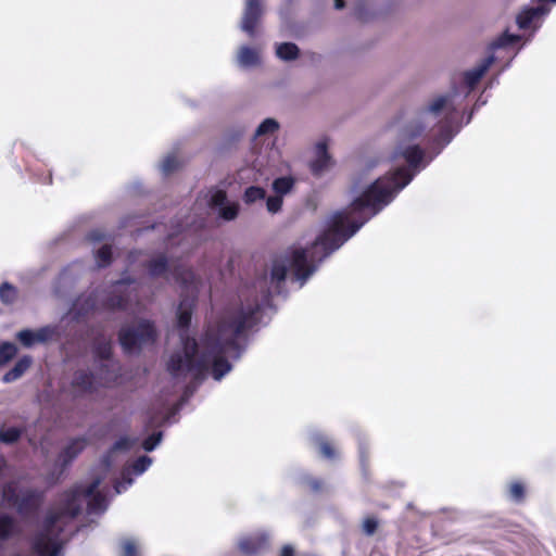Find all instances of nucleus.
I'll use <instances>...</instances> for the list:
<instances>
[{
	"mask_svg": "<svg viewBox=\"0 0 556 556\" xmlns=\"http://www.w3.org/2000/svg\"><path fill=\"white\" fill-rule=\"evenodd\" d=\"M300 50L293 42H282L276 48V54L283 61H293L299 56Z\"/></svg>",
	"mask_w": 556,
	"mask_h": 556,
	"instance_id": "bb28decb",
	"label": "nucleus"
},
{
	"mask_svg": "<svg viewBox=\"0 0 556 556\" xmlns=\"http://www.w3.org/2000/svg\"><path fill=\"white\" fill-rule=\"evenodd\" d=\"M345 7L344 0H334V8L337 10H341Z\"/></svg>",
	"mask_w": 556,
	"mask_h": 556,
	"instance_id": "13d9d810",
	"label": "nucleus"
},
{
	"mask_svg": "<svg viewBox=\"0 0 556 556\" xmlns=\"http://www.w3.org/2000/svg\"><path fill=\"white\" fill-rule=\"evenodd\" d=\"M378 527H379L378 519L372 516L366 517L362 523V530L368 536L374 535L376 533Z\"/></svg>",
	"mask_w": 556,
	"mask_h": 556,
	"instance_id": "c03bdc74",
	"label": "nucleus"
},
{
	"mask_svg": "<svg viewBox=\"0 0 556 556\" xmlns=\"http://www.w3.org/2000/svg\"><path fill=\"white\" fill-rule=\"evenodd\" d=\"M55 336L56 328L54 326H45L36 331L23 329L17 332L16 338L24 348H31L37 343H47L53 340Z\"/></svg>",
	"mask_w": 556,
	"mask_h": 556,
	"instance_id": "6e6552de",
	"label": "nucleus"
},
{
	"mask_svg": "<svg viewBox=\"0 0 556 556\" xmlns=\"http://www.w3.org/2000/svg\"><path fill=\"white\" fill-rule=\"evenodd\" d=\"M266 197V190L258 186H250L244 190L243 202L245 204H252L256 201L264 200Z\"/></svg>",
	"mask_w": 556,
	"mask_h": 556,
	"instance_id": "7c9ffc66",
	"label": "nucleus"
},
{
	"mask_svg": "<svg viewBox=\"0 0 556 556\" xmlns=\"http://www.w3.org/2000/svg\"><path fill=\"white\" fill-rule=\"evenodd\" d=\"M508 495L517 503L523 502L526 497V488L523 483L520 481H513L508 486Z\"/></svg>",
	"mask_w": 556,
	"mask_h": 556,
	"instance_id": "e433bc0d",
	"label": "nucleus"
},
{
	"mask_svg": "<svg viewBox=\"0 0 556 556\" xmlns=\"http://www.w3.org/2000/svg\"><path fill=\"white\" fill-rule=\"evenodd\" d=\"M87 444L88 440L85 437L72 439L58 455V464L61 469H66L72 464V462L85 450Z\"/></svg>",
	"mask_w": 556,
	"mask_h": 556,
	"instance_id": "9d476101",
	"label": "nucleus"
},
{
	"mask_svg": "<svg viewBox=\"0 0 556 556\" xmlns=\"http://www.w3.org/2000/svg\"><path fill=\"white\" fill-rule=\"evenodd\" d=\"M424 129H425V127H424V126H419V127L417 128V130H416V131H413V132L410 134V136H412V137H417V136H419V135L422 132V130H424Z\"/></svg>",
	"mask_w": 556,
	"mask_h": 556,
	"instance_id": "bf43d9fd",
	"label": "nucleus"
},
{
	"mask_svg": "<svg viewBox=\"0 0 556 556\" xmlns=\"http://www.w3.org/2000/svg\"><path fill=\"white\" fill-rule=\"evenodd\" d=\"M100 484H101V479H100V478L94 479V480H93L91 483H89L85 489L79 490V492H80V496H84V497L90 498V497L94 496V494L100 493V492L98 491V489H99Z\"/></svg>",
	"mask_w": 556,
	"mask_h": 556,
	"instance_id": "3c124183",
	"label": "nucleus"
},
{
	"mask_svg": "<svg viewBox=\"0 0 556 556\" xmlns=\"http://www.w3.org/2000/svg\"><path fill=\"white\" fill-rule=\"evenodd\" d=\"M316 446L318 447L319 454L328 460H334L339 457V452L337 451L334 444L323 435H317L314 439Z\"/></svg>",
	"mask_w": 556,
	"mask_h": 556,
	"instance_id": "a211bd4d",
	"label": "nucleus"
},
{
	"mask_svg": "<svg viewBox=\"0 0 556 556\" xmlns=\"http://www.w3.org/2000/svg\"><path fill=\"white\" fill-rule=\"evenodd\" d=\"M93 354L97 358L102 361H109L112 357L113 350L111 341H100L93 346Z\"/></svg>",
	"mask_w": 556,
	"mask_h": 556,
	"instance_id": "72a5a7b5",
	"label": "nucleus"
},
{
	"mask_svg": "<svg viewBox=\"0 0 556 556\" xmlns=\"http://www.w3.org/2000/svg\"><path fill=\"white\" fill-rule=\"evenodd\" d=\"M65 498L61 508V514L75 518L80 514L81 507L79 504L80 492L79 489L70 490L64 493Z\"/></svg>",
	"mask_w": 556,
	"mask_h": 556,
	"instance_id": "4468645a",
	"label": "nucleus"
},
{
	"mask_svg": "<svg viewBox=\"0 0 556 556\" xmlns=\"http://www.w3.org/2000/svg\"><path fill=\"white\" fill-rule=\"evenodd\" d=\"M355 15H356V17H357L358 20H361V21L363 20V18H362L361 11L355 12Z\"/></svg>",
	"mask_w": 556,
	"mask_h": 556,
	"instance_id": "680f3d73",
	"label": "nucleus"
},
{
	"mask_svg": "<svg viewBox=\"0 0 556 556\" xmlns=\"http://www.w3.org/2000/svg\"><path fill=\"white\" fill-rule=\"evenodd\" d=\"M402 156L410 167L417 168L424 160L425 152L418 144H413L402 151Z\"/></svg>",
	"mask_w": 556,
	"mask_h": 556,
	"instance_id": "5701e85b",
	"label": "nucleus"
},
{
	"mask_svg": "<svg viewBox=\"0 0 556 556\" xmlns=\"http://www.w3.org/2000/svg\"><path fill=\"white\" fill-rule=\"evenodd\" d=\"M447 98L444 96H440L435 98L427 108V112L438 114L440 113L446 105Z\"/></svg>",
	"mask_w": 556,
	"mask_h": 556,
	"instance_id": "8fccbe9b",
	"label": "nucleus"
},
{
	"mask_svg": "<svg viewBox=\"0 0 556 556\" xmlns=\"http://www.w3.org/2000/svg\"><path fill=\"white\" fill-rule=\"evenodd\" d=\"M135 282V279L132 277H126L117 280L114 285L121 286V285H131Z\"/></svg>",
	"mask_w": 556,
	"mask_h": 556,
	"instance_id": "4d7b16f0",
	"label": "nucleus"
},
{
	"mask_svg": "<svg viewBox=\"0 0 556 556\" xmlns=\"http://www.w3.org/2000/svg\"><path fill=\"white\" fill-rule=\"evenodd\" d=\"M157 337L154 321L142 318L119 329L118 343L125 354H134L140 353L144 346L153 345Z\"/></svg>",
	"mask_w": 556,
	"mask_h": 556,
	"instance_id": "20e7f679",
	"label": "nucleus"
},
{
	"mask_svg": "<svg viewBox=\"0 0 556 556\" xmlns=\"http://www.w3.org/2000/svg\"><path fill=\"white\" fill-rule=\"evenodd\" d=\"M260 313L261 305L257 301L247 306L241 305L227 313L218 321L216 330L206 331L207 357L212 368V376L215 380H220L231 370V364L225 355L233 353L235 357L240 356L241 346L238 340L248 330L257 325Z\"/></svg>",
	"mask_w": 556,
	"mask_h": 556,
	"instance_id": "f03ea898",
	"label": "nucleus"
},
{
	"mask_svg": "<svg viewBox=\"0 0 556 556\" xmlns=\"http://www.w3.org/2000/svg\"><path fill=\"white\" fill-rule=\"evenodd\" d=\"M4 464H5V460L0 457V472L2 471V469L4 467Z\"/></svg>",
	"mask_w": 556,
	"mask_h": 556,
	"instance_id": "052dcab7",
	"label": "nucleus"
},
{
	"mask_svg": "<svg viewBox=\"0 0 556 556\" xmlns=\"http://www.w3.org/2000/svg\"><path fill=\"white\" fill-rule=\"evenodd\" d=\"M494 62V56H488L484 59L477 67L465 72L464 74V83L466 86L472 90L478 83L481 80V78L484 76V74L489 71L491 65Z\"/></svg>",
	"mask_w": 556,
	"mask_h": 556,
	"instance_id": "9b49d317",
	"label": "nucleus"
},
{
	"mask_svg": "<svg viewBox=\"0 0 556 556\" xmlns=\"http://www.w3.org/2000/svg\"><path fill=\"white\" fill-rule=\"evenodd\" d=\"M61 513H49L43 521V531L38 533L33 541V549L39 556H58L61 544L49 535L60 520Z\"/></svg>",
	"mask_w": 556,
	"mask_h": 556,
	"instance_id": "39448f33",
	"label": "nucleus"
},
{
	"mask_svg": "<svg viewBox=\"0 0 556 556\" xmlns=\"http://www.w3.org/2000/svg\"><path fill=\"white\" fill-rule=\"evenodd\" d=\"M317 157L311 164V170L315 175H319L331 165V156L328 153L327 143L321 141L316 146Z\"/></svg>",
	"mask_w": 556,
	"mask_h": 556,
	"instance_id": "2eb2a0df",
	"label": "nucleus"
},
{
	"mask_svg": "<svg viewBox=\"0 0 556 556\" xmlns=\"http://www.w3.org/2000/svg\"><path fill=\"white\" fill-rule=\"evenodd\" d=\"M294 555H295V551H294L293 546L290 544H285L281 547L278 556H294Z\"/></svg>",
	"mask_w": 556,
	"mask_h": 556,
	"instance_id": "5fc2aeb1",
	"label": "nucleus"
},
{
	"mask_svg": "<svg viewBox=\"0 0 556 556\" xmlns=\"http://www.w3.org/2000/svg\"><path fill=\"white\" fill-rule=\"evenodd\" d=\"M128 305V296L115 291L111 292L103 301V306L110 311H124Z\"/></svg>",
	"mask_w": 556,
	"mask_h": 556,
	"instance_id": "b1692460",
	"label": "nucleus"
},
{
	"mask_svg": "<svg viewBox=\"0 0 556 556\" xmlns=\"http://www.w3.org/2000/svg\"><path fill=\"white\" fill-rule=\"evenodd\" d=\"M203 351L198 356V343L194 338L186 337L184 339V357L186 359V370L193 371L197 375L204 374L210 368V359L207 357V346L205 337L203 338Z\"/></svg>",
	"mask_w": 556,
	"mask_h": 556,
	"instance_id": "423d86ee",
	"label": "nucleus"
},
{
	"mask_svg": "<svg viewBox=\"0 0 556 556\" xmlns=\"http://www.w3.org/2000/svg\"><path fill=\"white\" fill-rule=\"evenodd\" d=\"M516 39H517L516 36L505 34L504 38L501 39V42L498 43V46H504L508 42H515Z\"/></svg>",
	"mask_w": 556,
	"mask_h": 556,
	"instance_id": "6e6d98bb",
	"label": "nucleus"
},
{
	"mask_svg": "<svg viewBox=\"0 0 556 556\" xmlns=\"http://www.w3.org/2000/svg\"><path fill=\"white\" fill-rule=\"evenodd\" d=\"M71 384L79 393H92L94 390V376L87 370H76Z\"/></svg>",
	"mask_w": 556,
	"mask_h": 556,
	"instance_id": "ddd939ff",
	"label": "nucleus"
},
{
	"mask_svg": "<svg viewBox=\"0 0 556 556\" xmlns=\"http://www.w3.org/2000/svg\"><path fill=\"white\" fill-rule=\"evenodd\" d=\"M96 261L99 267H108L113 261L112 247L110 244L102 245L96 252Z\"/></svg>",
	"mask_w": 556,
	"mask_h": 556,
	"instance_id": "473e14b6",
	"label": "nucleus"
},
{
	"mask_svg": "<svg viewBox=\"0 0 556 556\" xmlns=\"http://www.w3.org/2000/svg\"><path fill=\"white\" fill-rule=\"evenodd\" d=\"M279 124L274 118L264 119L256 128L255 136L261 137L268 134H274L278 130Z\"/></svg>",
	"mask_w": 556,
	"mask_h": 556,
	"instance_id": "4c0bfd02",
	"label": "nucleus"
},
{
	"mask_svg": "<svg viewBox=\"0 0 556 556\" xmlns=\"http://www.w3.org/2000/svg\"><path fill=\"white\" fill-rule=\"evenodd\" d=\"M31 362H33V359L28 355H25V356L21 357L15 363L13 368L4 374V376L2 377V381L4 383H10V382H13V381L20 379L27 371V369L30 367Z\"/></svg>",
	"mask_w": 556,
	"mask_h": 556,
	"instance_id": "f3484780",
	"label": "nucleus"
},
{
	"mask_svg": "<svg viewBox=\"0 0 556 556\" xmlns=\"http://www.w3.org/2000/svg\"><path fill=\"white\" fill-rule=\"evenodd\" d=\"M295 185V179L291 176L278 177L273 181L271 188L276 194L283 197L289 193Z\"/></svg>",
	"mask_w": 556,
	"mask_h": 556,
	"instance_id": "cd10ccee",
	"label": "nucleus"
},
{
	"mask_svg": "<svg viewBox=\"0 0 556 556\" xmlns=\"http://www.w3.org/2000/svg\"><path fill=\"white\" fill-rule=\"evenodd\" d=\"M167 370L173 377H178L181 371L186 370V359L180 353L170 355L167 362Z\"/></svg>",
	"mask_w": 556,
	"mask_h": 556,
	"instance_id": "c85d7f7f",
	"label": "nucleus"
},
{
	"mask_svg": "<svg viewBox=\"0 0 556 556\" xmlns=\"http://www.w3.org/2000/svg\"><path fill=\"white\" fill-rule=\"evenodd\" d=\"M150 465H151L150 457L140 456L132 463L131 468L135 473L140 475V473L144 472Z\"/></svg>",
	"mask_w": 556,
	"mask_h": 556,
	"instance_id": "09e8293b",
	"label": "nucleus"
},
{
	"mask_svg": "<svg viewBox=\"0 0 556 556\" xmlns=\"http://www.w3.org/2000/svg\"><path fill=\"white\" fill-rule=\"evenodd\" d=\"M239 214V204L233 202L227 205H223L219 208V216L225 220H233Z\"/></svg>",
	"mask_w": 556,
	"mask_h": 556,
	"instance_id": "a19ab883",
	"label": "nucleus"
},
{
	"mask_svg": "<svg viewBox=\"0 0 556 556\" xmlns=\"http://www.w3.org/2000/svg\"><path fill=\"white\" fill-rule=\"evenodd\" d=\"M123 556H139L134 541L126 540L123 543Z\"/></svg>",
	"mask_w": 556,
	"mask_h": 556,
	"instance_id": "603ef678",
	"label": "nucleus"
},
{
	"mask_svg": "<svg viewBox=\"0 0 556 556\" xmlns=\"http://www.w3.org/2000/svg\"><path fill=\"white\" fill-rule=\"evenodd\" d=\"M266 545V540L264 538H245L240 544V551L245 555H256L262 549H264Z\"/></svg>",
	"mask_w": 556,
	"mask_h": 556,
	"instance_id": "4be33fe9",
	"label": "nucleus"
},
{
	"mask_svg": "<svg viewBox=\"0 0 556 556\" xmlns=\"http://www.w3.org/2000/svg\"><path fill=\"white\" fill-rule=\"evenodd\" d=\"M544 13L545 9L543 7L523 10L517 16V25L520 29H528L530 28L532 22Z\"/></svg>",
	"mask_w": 556,
	"mask_h": 556,
	"instance_id": "aec40b11",
	"label": "nucleus"
},
{
	"mask_svg": "<svg viewBox=\"0 0 556 556\" xmlns=\"http://www.w3.org/2000/svg\"><path fill=\"white\" fill-rule=\"evenodd\" d=\"M413 179V174L405 167L395 169L390 176H383L371 182L348 208L338 211L331 216L328 228L312 244L309 256L320 249L318 261L329 256L346 240L355 235L371 217L383 210L394 197Z\"/></svg>",
	"mask_w": 556,
	"mask_h": 556,
	"instance_id": "f257e3e1",
	"label": "nucleus"
},
{
	"mask_svg": "<svg viewBox=\"0 0 556 556\" xmlns=\"http://www.w3.org/2000/svg\"><path fill=\"white\" fill-rule=\"evenodd\" d=\"M46 498V491L35 488L20 489L15 481L7 482L2 488V500L15 508L22 517L38 514Z\"/></svg>",
	"mask_w": 556,
	"mask_h": 556,
	"instance_id": "7ed1b4c3",
	"label": "nucleus"
},
{
	"mask_svg": "<svg viewBox=\"0 0 556 556\" xmlns=\"http://www.w3.org/2000/svg\"><path fill=\"white\" fill-rule=\"evenodd\" d=\"M89 513L103 511L106 508L105 496L102 493H97L89 498L87 504Z\"/></svg>",
	"mask_w": 556,
	"mask_h": 556,
	"instance_id": "ea45409f",
	"label": "nucleus"
},
{
	"mask_svg": "<svg viewBox=\"0 0 556 556\" xmlns=\"http://www.w3.org/2000/svg\"><path fill=\"white\" fill-rule=\"evenodd\" d=\"M172 275L182 288H189L195 282L193 270L182 265L175 266L172 270Z\"/></svg>",
	"mask_w": 556,
	"mask_h": 556,
	"instance_id": "6ab92c4d",
	"label": "nucleus"
},
{
	"mask_svg": "<svg viewBox=\"0 0 556 556\" xmlns=\"http://www.w3.org/2000/svg\"><path fill=\"white\" fill-rule=\"evenodd\" d=\"M226 200H227L226 191L218 189V190L214 191V193L211 195L210 206L220 208L223 205H225Z\"/></svg>",
	"mask_w": 556,
	"mask_h": 556,
	"instance_id": "de8ad7c7",
	"label": "nucleus"
},
{
	"mask_svg": "<svg viewBox=\"0 0 556 556\" xmlns=\"http://www.w3.org/2000/svg\"><path fill=\"white\" fill-rule=\"evenodd\" d=\"M16 299H17V289L9 282H3L0 286L1 302L5 305H11L16 301Z\"/></svg>",
	"mask_w": 556,
	"mask_h": 556,
	"instance_id": "2f4dec72",
	"label": "nucleus"
},
{
	"mask_svg": "<svg viewBox=\"0 0 556 556\" xmlns=\"http://www.w3.org/2000/svg\"><path fill=\"white\" fill-rule=\"evenodd\" d=\"M143 266L152 278L163 277L169 270L168 258L163 253L147 261Z\"/></svg>",
	"mask_w": 556,
	"mask_h": 556,
	"instance_id": "dca6fc26",
	"label": "nucleus"
},
{
	"mask_svg": "<svg viewBox=\"0 0 556 556\" xmlns=\"http://www.w3.org/2000/svg\"><path fill=\"white\" fill-rule=\"evenodd\" d=\"M134 443L135 440L128 437H122L114 442L110 451L111 453H115L118 451H129L132 447Z\"/></svg>",
	"mask_w": 556,
	"mask_h": 556,
	"instance_id": "a18cd8bd",
	"label": "nucleus"
},
{
	"mask_svg": "<svg viewBox=\"0 0 556 556\" xmlns=\"http://www.w3.org/2000/svg\"><path fill=\"white\" fill-rule=\"evenodd\" d=\"M273 281L282 282L287 277V267L282 263H275L270 270Z\"/></svg>",
	"mask_w": 556,
	"mask_h": 556,
	"instance_id": "37998d69",
	"label": "nucleus"
},
{
	"mask_svg": "<svg viewBox=\"0 0 556 556\" xmlns=\"http://www.w3.org/2000/svg\"><path fill=\"white\" fill-rule=\"evenodd\" d=\"M162 431L153 432L143 440L142 448L147 452H152L156 447V445L162 441Z\"/></svg>",
	"mask_w": 556,
	"mask_h": 556,
	"instance_id": "79ce46f5",
	"label": "nucleus"
},
{
	"mask_svg": "<svg viewBox=\"0 0 556 556\" xmlns=\"http://www.w3.org/2000/svg\"><path fill=\"white\" fill-rule=\"evenodd\" d=\"M300 484L313 493H319L324 489V481L311 475H305L300 479Z\"/></svg>",
	"mask_w": 556,
	"mask_h": 556,
	"instance_id": "f704fd0d",
	"label": "nucleus"
},
{
	"mask_svg": "<svg viewBox=\"0 0 556 556\" xmlns=\"http://www.w3.org/2000/svg\"><path fill=\"white\" fill-rule=\"evenodd\" d=\"M264 12L262 0H245L240 27L249 37L256 36Z\"/></svg>",
	"mask_w": 556,
	"mask_h": 556,
	"instance_id": "0eeeda50",
	"label": "nucleus"
},
{
	"mask_svg": "<svg viewBox=\"0 0 556 556\" xmlns=\"http://www.w3.org/2000/svg\"><path fill=\"white\" fill-rule=\"evenodd\" d=\"M308 251L305 249H295L292 252L290 267L298 280L304 283L307 278L315 271V265L308 264Z\"/></svg>",
	"mask_w": 556,
	"mask_h": 556,
	"instance_id": "1a4fd4ad",
	"label": "nucleus"
},
{
	"mask_svg": "<svg viewBox=\"0 0 556 556\" xmlns=\"http://www.w3.org/2000/svg\"><path fill=\"white\" fill-rule=\"evenodd\" d=\"M195 305V299L182 298L177 307V327L188 330Z\"/></svg>",
	"mask_w": 556,
	"mask_h": 556,
	"instance_id": "f8f14e48",
	"label": "nucleus"
},
{
	"mask_svg": "<svg viewBox=\"0 0 556 556\" xmlns=\"http://www.w3.org/2000/svg\"><path fill=\"white\" fill-rule=\"evenodd\" d=\"M238 60L243 66H253L257 64L258 55L252 48L243 46L239 51Z\"/></svg>",
	"mask_w": 556,
	"mask_h": 556,
	"instance_id": "c756f323",
	"label": "nucleus"
},
{
	"mask_svg": "<svg viewBox=\"0 0 556 556\" xmlns=\"http://www.w3.org/2000/svg\"><path fill=\"white\" fill-rule=\"evenodd\" d=\"M282 204H283L282 197L279 194H276V193H275V195H271V197L267 198V200H266L267 211L271 214L278 213L281 210Z\"/></svg>",
	"mask_w": 556,
	"mask_h": 556,
	"instance_id": "49530a36",
	"label": "nucleus"
},
{
	"mask_svg": "<svg viewBox=\"0 0 556 556\" xmlns=\"http://www.w3.org/2000/svg\"><path fill=\"white\" fill-rule=\"evenodd\" d=\"M17 353L16 346L11 342H3L0 345V366L5 365L15 357Z\"/></svg>",
	"mask_w": 556,
	"mask_h": 556,
	"instance_id": "c9c22d12",
	"label": "nucleus"
},
{
	"mask_svg": "<svg viewBox=\"0 0 556 556\" xmlns=\"http://www.w3.org/2000/svg\"><path fill=\"white\" fill-rule=\"evenodd\" d=\"M88 239L92 242H99L104 239V235L100 230H92L88 233Z\"/></svg>",
	"mask_w": 556,
	"mask_h": 556,
	"instance_id": "864d4df0",
	"label": "nucleus"
},
{
	"mask_svg": "<svg viewBox=\"0 0 556 556\" xmlns=\"http://www.w3.org/2000/svg\"><path fill=\"white\" fill-rule=\"evenodd\" d=\"M181 165V162L176 155L169 154L163 160L161 168L163 174L167 176L180 168Z\"/></svg>",
	"mask_w": 556,
	"mask_h": 556,
	"instance_id": "58836bf2",
	"label": "nucleus"
},
{
	"mask_svg": "<svg viewBox=\"0 0 556 556\" xmlns=\"http://www.w3.org/2000/svg\"><path fill=\"white\" fill-rule=\"evenodd\" d=\"M16 532V522L14 518L10 515L0 516V542L8 541Z\"/></svg>",
	"mask_w": 556,
	"mask_h": 556,
	"instance_id": "a878e982",
	"label": "nucleus"
},
{
	"mask_svg": "<svg viewBox=\"0 0 556 556\" xmlns=\"http://www.w3.org/2000/svg\"><path fill=\"white\" fill-rule=\"evenodd\" d=\"M77 315L86 316L97 307V298L93 294L80 295L74 303Z\"/></svg>",
	"mask_w": 556,
	"mask_h": 556,
	"instance_id": "412c9836",
	"label": "nucleus"
},
{
	"mask_svg": "<svg viewBox=\"0 0 556 556\" xmlns=\"http://www.w3.org/2000/svg\"><path fill=\"white\" fill-rule=\"evenodd\" d=\"M25 432L24 427H5L0 428V442L3 444L16 443Z\"/></svg>",
	"mask_w": 556,
	"mask_h": 556,
	"instance_id": "393cba45",
	"label": "nucleus"
}]
</instances>
